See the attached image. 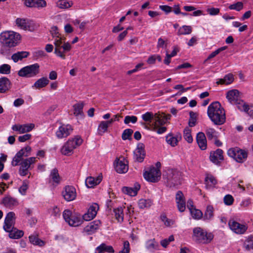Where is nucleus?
<instances>
[{"label":"nucleus","mask_w":253,"mask_h":253,"mask_svg":"<svg viewBox=\"0 0 253 253\" xmlns=\"http://www.w3.org/2000/svg\"><path fill=\"white\" fill-rule=\"evenodd\" d=\"M113 253L114 250L112 246L107 245L105 243H102L95 249V253Z\"/></svg>","instance_id":"nucleus-25"},{"label":"nucleus","mask_w":253,"mask_h":253,"mask_svg":"<svg viewBox=\"0 0 253 253\" xmlns=\"http://www.w3.org/2000/svg\"><path fill=\"white\" fill-rule=\"evenodd\" d=\"M192 28L190 26L183 25L180 27L177 32V35H189L192 32Z\"/></svg>","instance_id":"nucleus-42"},{"label":"nucleus","mask_w":253,"mask_h":253,"mask_svg":"<svg viewBox=\"0 0 253 253\" xmlns=\"http://www.w3.org/2000/svg\"><path fill=\"white\" fill-rule=\"evenodd\" d=\"M34 127L35 125L33 124L15 125L12 126V129L14 131H18L19 133H24L31 131Z\"/></svg>","instance_id":"nucleus-20"},{"label":"nucleus","mask_w":253,"mask_h":253,"mask_svg":"<svg viewBox=\"0 0 253 253\" xmlns=\"http://www.w3.org/2000/svg\"><path fill=\"white\" fill-rule=\"evenodd\" d=\"M226 98L233 104H235L239 110L247 109L246 103L240 99V92L237 89L228 91L226 94Z\"/></svg>","instance_id":"nucleus-6"},{"label":"nucleus","mask_w":253,"mask_h":253,"mask_svg":"<svg viewBox=\"0 0 253 253\" xmlns=\"http://www.w3.org/2000/svg\"><path fill=\"white\" fill-rule=\"evenodd\" d=\"M11 67L9 65L4 64L0 66V73L2 74H8L10 73Z\"/></svg>","instance_id":"nucleus-55"},{"label":"nucleus","mask_w":253,"mask_h":253,"mask_svg":"<svg viewBox=\"0 0 253 253\" xmlns=\"http://www.w3.org/2000/svg\"><path fill=\"white\" fill-rule=\"evenodd\" d=\"M55 38V39L54 42V45L55 46L54 52L58 56L60 57L63 59H65V55L61 51V47L62 46V44L63 43H64L65 39H62L60 36H58Z\"/></svg>","instance_id":"nucleus-21"},{"label":"nucleus","mask_w":253,"mask_h":253,"mask_svg":"<svg viewBox=\"0 0 253 253\" xmlns=\"http://www.w3.org/2000/svg\"><path fill=\"white\" fill-rule=\"evenodd\" d=\"M210 160L215 165H219L223 160V151L217 149L215 151L211 152L210 156Z\"/></svg>","instance_id":"nucleus-19"},{"label":"nucleus","mask_w":253,"mask_h":253,"mask_svg":"<svg viewBox=\"0 0 253 253\" xmlns=\"http://www.w3.org/2000/svg\"><path fill=\"white\" fill-rule=\"evenodd\" d=\"M20 35L12 31H6L0 34V53L4 56L9 55L11 48L17 46L21 40Z\"/></svg>","instance_id":"nucleus-1"},{"label":"nucleus","mask_w":253,"mask_h":253,"mask_svg":"<svg viewBox=\"0 0 253 253\" xmlns=\"http://www.w3.org/2000/svg\"><path fill=\"white\" fill-rule=\"evenodd\" d=\"M30 242L34 245L43 247L45 245V242L39 239L37 236L32 235L29 237Z\"/></svg>","instance_id":"nucleus-41"},{"label":"nucleus","mask_w":253,"mask_h":253,"mask_svg":"<svg viewBox=\"0 0 253 253\" xmlns=\"http://www.w3.org/2000/svg\"><path fill=\"white\" fill-rule=\"evenodd\" d=\"M196 141L201 149L204 150L207 148V139L205 134L203 132H200L197 133Z\"/></svg>","instance_id":"nucleus-22"},{"label":"nucleus","mask_w":253,"mask_h":253,"mask_svg":"<svg viewBox=\"0 0 253 253\" xmlns=\"http://www.w3.org/2000/svg\"><path fill=\"white\" fill-rule=\"evenodd\" d=\"M73 3L66 0H59L56 2V6L61 9H67L70 7Z\"/></svg>","instance_id":"nucleus-44"},{"label":"nucleus","mask_w":253,"mask_h":253,"mask_svg":"<svg viewBox=\"0 0 253 253\" xmlns=\"http://www.w3.org/2000/svg\"><path fill=\"white\" fill-rule=\"evenodd\" d=\"M140 209H144L149 208L152 205V202L150 200L140 199L138 203Z\"/></svg>","instance_id":"nucleus-50"},{"label":"nucleus","mask_w":253,"mask_h":253,"mask_svg":"<svg viewBox=\"0 0 253 253\" xmlns=\"http://www.w3.org/2000/svg\"><path fill=\"white\" fill-rule=\"evenodd\" d=\"M207 12L211 15H217L219 12V9L218 8L211 7L207 9Z\"/></svg>","instance_id":"nucleus-64"},{"label":"nucleus","mask_w":253,"mask_h":253,"mask_svg":"<svg viewBox=\"0 0 253 253\" xmlns=\"http://www.w3.org/2000/svg\"><path fill=\"white\" fill-rule=\"evenodd\" d=\"M226 48H227V46H224L218 48L217 49L215 50V51L212 52L209 55L208 57L207 58V59H206V61L213 58L216 55H217L218 54H219L220 52L225 50Z\"/></svg>","instance_id":"nucleus-56"},{"label":"nucleus","mask_w":253,"mask_h":253,"mask_svg":"<svg viewBox=\"0 0 253 253\" xmlns=\"http://www.w3.org/2000/svg\"><path fill=\"white\" fill-rule=\"evenodd\" d=\"M128 166L122 161H119L115 166V169L118 173H126L128 170Z\"/></svg>","instance_id":"nucleus-34"},{"label":"nucleus","mask_w":253,"mask_h":253,"mask_svg":"<svg viewBox=\"0 0 253 253\" xmlns=\"http://www.w3.org/2000/svg\"><path fill=\"white\" fill-rule=\"evenodd\" d=\"M208 116L215 125H221L225 122V112L219 102L211 103L208 108Z\"/></svg>","instance_id":"nucleus-2"},{"label":"nucleus","mask_w":253,"mask_h":253,"mask_svg":"<svg viewBox=\"0 0 253 253\" xmlns=\"http://www.w3.org/2000/svg\"><path fill=\"white\" fill-rule=\"evenodd\" d=\"M163 177L168 186L174 187L180 184L181 172L174 169H168L163 174Z\"/></svg>","instance_id":"nucleus-3"},{"label":"nucleus","mask_w":253,"mask_h":253,"mask_svg":"<svg viewBox=\"0 0 253 253\" xmlns=\"http://www.w3.org/2000/svg\"><path fill=\"white\" fill-rule=\"evenodd\" d=\"M73 128L69 124L60 126L56 132V136L59 139L67 137L72 132Z\"/></svg>","instance_id":"nucleus-13"},{"label":"nucleus","mask_w":253,"mask_h":253,"mask_svg":"<svg viewBox=\"0 0 253 253\" xmlns=\"http://www.w3.org/2000/svg\"><path fill=\"white\" fill-rule=\"evenodd\" d=\"M84 107V104L83 103H79L75 104L73 106L74 108V114L76 116L82 115L83 114V109Z\"/></svg>","instance_id":"nucleus-49"},{"label":"nucleus","mask_w":253,"mask_h":253,"mask_svg":"<svg viewBox=\"0 0 253 253\" xmlns=\"http://www.w3.org/2000/svg\"><path fill=\"white\" fill-rule=\"evenodd\" d=\"M101 223L99 220H95L90 222L84 229L87 235H91L96 232L100 228Z\"/></svg>","instance_id":"nucleus-16"},{"label":"nucleus","mask_w":253,"mask_h":253,"mask_svg":"<svg viewBox=\"0 0 253 253\" xmlns=\"http://www.w3.org/2000/svg\"><path fill=\"white\" fill-rule=\"evenodd\" d=\"M161 219L164 224L167 226H170L171 224H172V221L168 219L165 214L161 215Z\"/></svg>","instance_id":"nucleus-62"},{"label":"nucleus","mask_w":253,"mask_h":253,"mask_svg":"<svg viewBox=\"0 0 253 253\" xmlns=\"http://www.w3.org/2000/svg\"><path fill=\"white\" fill-rule=\"evenodd\" d=\"M10 82L6 77L0 79V93H4L8 90L10 87Z\"/></svg>","instance_id":"nucleus-31"},{"label":"nucleus","mask_w":253,"mask_h":253,"mask_svg":"<svg viewBox=\"0 0 253 253\" xmlns=\"http://www.w3.org/2000/svg\"><path fill=\"white\" fill-rule=\"evenodd\" d=\"M6 232L9 233V237L11 239H19L24 235V232L22 230H18L14 227L11 230Z\"/></svg>","instance_id":"nucleus-33"},{"label":"nucleus","mask_w":253,"mask_h":253,"mask_svg":"<svg viewBox=\"0 0 253 253\" xmlns=\"http://www.w3.org/2000/svg\"><path fill=\"white\" fill-rule=\"evenodd\" d=\"M167 45V43L166 41L160 38L158 40L157 47L158 48H166Z\"/></svg>","instance_id":"nucleus-63"},{"label":"nucleus","mask_w":253,"mask_h":253,"mask_svg":"<svg viewBox=\"0 0 253 253\" xmlns=\"http://www.w3.org/2000/svg\"><path fill=\"white\" fill-rule=\"evenodd\" d=\"M181 138L180 134H177L176 136H173L172 134L169 133L166 137L167 142L172 147L177 145V143Z\"/></svg>","instance_id":"nucleus-29"},{"label":"nucleus","mask_w":253,"mask_h":253,"mask_svg":"<svg viewBox=\"0 0 253 253\" xmlns=\"http://www.w3.org/2000/svg\"><path fill=\"white\" fill-rule=\"evenodd\" d=\"M191 132V129L188 127H186L183 131L184 138L189 143H192L193 140Z\"/></svg>","instance_id":"nucleus-48"},{"label":"nucleus","mask_w":253,"mask_h":253,"mask_svg":"<svg viewBox=\"0 0 253 253\" xmlns=\"http://www.w3.org/2000/svg\"><path fill=\"white\" fill-rule=\"evenodd\" d=\"M228 155L234 158L238 163H243L247 159L248 154L246 151L237 148H230L227 151Z\"/></svg>","instance_id":"nucleus-9"},{"label":"nucleus","mask_w":253,"mask_h":253,"mask_svg":"<svg viewBox=\"0 0 253 253\" xmlns=\"http://www.w3.org/2000/svg\"><path fill=\"white\" fill-rule=\"evenodd\" d=\"M161 175L160 170L154 167L150 168L148 171H146L143 173L144 178L147 181L151 182L158 181L160 179Z\"/></svg>","instance_id":"nucleus-11"},{"label":"nucleus","mask_w":253,"mask_h":253,"mask_svg":"<svg viewBox=\"0 0 253 253\" xmlns=\"http://www.w3.org/2000/svg\"><path fill=\"white\" fill-rule=\"evenodd\" d=\"M193 239L198 243L208 244L213 239V236L211 233H208L201 227H195L193 230Z\"/></svg>","instance_id":"nucleus-4"},{"label":"nucleus","mask_w":253,"mask_h":253,"mask_svg":"<svg viewBox=\"0 0 253 253\" xmlns=\"http://www.w3.org/2000/svg\"><path fill=\"white\" fill-rule=\"evenodd\" d=\"M40 73V65L38 63L26 66L21 68L18 73L20 77L32 78Z\"/></svg>","instance_id":"nucleus-8"},{"label":"nucleus","mask_w":253,"mask_h":253,"mask_svg":"<svg viewBox=\"0 0 253 253\" xmlns=\"http://www.w3.org/2000/svg\"><path fill=\"white\" fill-rule=\"evenodd\" d=\"M25 3L27 6L31 7H44L46 5L44 0H26Z\"/></svg>","instance_id":"nucleus-24"},{"label":"nucleus","mask_w":253,"mask_h":253,"mask_svg":"<svg viewBox=\"0 0 253 253\" xmlns=\"http://www.w3.org/2000/svg\"><path fill=\"white\" fill-rule=\"evenodd\" d=\"M31 151V148L29 146H27L21 149L16 154L18 155L20 158L22 159L23 157H28L30 155V153Z\"/></svg>","instance_id":"nucleus-46"},{"label":"nucleus","mask_w":253,"mask_h":253,"mask_svg":"<svg viewBox=\"0 0 253 253\" xmlns=\"http://www.w3.org/2000/svg\"><path fill=\"white\" fill-rule=\"evenodd\" d=\"M175 201L178 211L183 212L185 210V200L184 195L181 191H178L175 195Z\"/></svg>","instance_id":"nucleus-18"},{"label":"nucleus","mask_w":253,"mask_h":253,"mask_svg":"<svg viewBox=\"0 0 253 253\" xmlns=\"http://www.w3.org/2000/svg\"><path fill=\"white\" fill-rule=\"evenodd\" d=\"M102 180L101 176H97V177H93L89 176L86 178L85 180V185L88 188H92L95 186L99 184Z\"/></svg>","instance_id":"nucleus-26"},{"label":"nucleus","mask_w":253,"mask_h":253,"mask_svg":"<svg viewBox=\"0 0 253 253\" xmlns=\"http://www.w3.org/2000/svg\"><path fill=\"white\" fill-rule=\"evenodd\" d=\"M35 157H30L28 159L23 160L20 165L19 169V174L22 176L27 175L29 173V170L32 169V165L36 162Z\"/></svg>","instance_id":"nucleus-10"},{"label":"nucleus","mask_w":253,"mask_h":253,"mask_svg":"<svg viewBox=\"0 0 253 253\" xmlns=\"http://www.w3.org/2000/svg\"><path fill=\"white\" fill-rule=\"evenodd\" d=\"M162 116L155 114L154 115L153 121H154L153 126V130L157 129L159 126H162L165 123V121L164 119H162Z\"/></svg>","instance_id":"nucleus-38"},{"label":"nucleus","mask_w":253,"mask_h":253,"mask_svg":"<svg viewBox=\"0 0 253 253\" xmlns=\"http://www.w3.org/2000/svg\"><path fill=\"white\" fill-rule=\"evenodd\" d=\"M243 248L247 251L253 250V234L246 238L243 244Z\"/></svg>","instance_id":"nucleus-36"},{"label":"nucleus","mask_w":253,"mask_h":253,"mask_svg":"<svg viewBox=\"0 0 253 253\" xmlns=\"http://www.w3.org/2000/svg\"><path fill=\"white\" fill-rule=\"evenodd\" d=\"M145 156L144 146L142 144H139L133 152V159L135 161L142 162L144 160Z\"/></svg>","instance_id":"nucleus-17"},{"label":"nucleus","mask_w":253,"mask_h":253,"mask_svg":"<svg viewBox=\"0 0 253 253\" xmlns=\"http://www.w3.org/2000/svg\"><path fill=\"white\" fill-rule=\"evenodd\" d=\"M62 195L66 201H73L77 196L76 189L73 186H66L62 192Z\"/></svg>","instance_id":"nucleus-14"},{"label":"nucleus","mask_w":253,"mask_h":253,"mask_svg":"<svg viewBox=\"0 0 253 253\" xmlns=\"http://www.w3.org/2000/svg\"><path fill=\"white\" fill-rule=\"evenodd\" d=\"M228 8L231 10H235L237 11H240L243 8V3L242 2L238 1L229 6Z\"/></svg>","instance_id":"nucleus-53"},{"label":"nucleus","mask_w":253,"mask_h":253,"mask_svg":"<svg viewBox=\"0 0 253 253\" xmlns=\"http://www.w3.org/2000/svg\"><path fill=\"white\" fill-rule=\"evenodd\" d=\"M234 80L233 76L229 74L225 76L223 79H220L217 82V84H231Z\"/></svg>","instance_id":"nucleus-45"},{"label":"nucleus","mask_w":253,"mask_h":253,"mask_svg":"<svg viewBox=\"0 0 253 253\" xmlns=\"http://www.w3.org/2000/svg\"><path fill=\"white\" fill-rule=\"evenodd\" d=\"M206 133L208 138L210 140L216 139L218 137V132L212 128H207Z\"/></svg>","instance_id":"nucleus-40"},{"label":"nucleus","mask_w":253,"mask_h":253,"mask_svg":"<svg viewBox=\"0 0 253 253\" xmlns=\"http://www.w3.org/2000/svg\"><path fill=\"white\" fill-rule=\"evenodd\" d=\"M137 121V118L135 116H126L125 118L124 123L128 124L130 123L135 124Z\"/></svg>","instance_id":"nucleus-57"},{"label":"nucleus","mask_w":253,"mask_h":253,"mask_svg":"<svg viewBox=\"0 0 253 253\" xmlns=\"http://www.w3.org/2000/svg\"><path fill=\"white\" fill-rule=\"evenodd\" d=\"M28 188V181H24L22 185L19 188V192L22 195H25L26 193V191Z\"/></svg>","instance_id":"nucleus-59"},{"label":"nucleus","mask_w":253,"mask_h":253,"mask_svg":"<svg viewBox=\"0 0 253 253\" xmlns=\"http://www.w3.org/2000/svg\"><path fill=\"white\" fill-rule=\"evenodd\" d=\"M205 182H206L207 184H208L210 187L215 185L216 183V180L212 176L207 177L205 179Z\"/></svg>","instance_id":"nucleus-60"},{"label":"nucleus","mask_w":253,"mask_h":253,"mask_svg":"<svg viewBox=\"0 0 253 253\" xmlns=\"http://www.w3.org/2000/svg\"><path fill=\"white\" fill-rule=\"evenodd\" d=\"M63 217L65 221L71 226H78L82 223L80 214L73 213L69 210H65L63 213Z\"/></svg>","instance_id":"nucleus-7"},{"label":"nucleus","mask_w":253,"mask_h":253,"mask_svg":"<svg viewBox=\"0 0 253 253\" xmlns=\"http://www.w3.org/2000/svg\"><path fill=\"white\" fill-rule=\"evenodd\" d=\"M189 210L193 218L195 219H200L202 217L203 213L200 210L190 208H189Z\"/></svg>","instance_id":"nucleus-47"},{"label":"nucleus","mask_w":253,"mask_h":253,"mask_svg":"<svg viewBox=\"0 0 253 253\" xmlns=\"http://www.w3.org/2000/svg\"><path fill=\"white\" fill-rule=\"evenodd\" d=\"M123 210V208L122 207L115 208L113 210L115 219L120 223H122L124 221V214Z\"/></svg>","instance_id":"nucleus-32"},{"label":"nucleus","mask_w":253,"mask_h":253,"mask_svg":"<svg viewBox=\"0 0 253 253\" xmlns=\"http://www.w3.org/2000/svg\"><path fill=\"white\" fill-rule=\"evenodd\" d=\"M16 25L21 29L27 30L28 26V20L25 18H17L15 20Z\"/></svg>","instance_id":"nucleus-39"},{"label":"nucleus","mask_w":253,"mask_h":253,"mask_svg":"<svg viewBox=\"0 0 253 253\" xmlns=\"http://www.w3.org/2000/svg\"><path fill=\"white\" fill-rule=\"evenodd\" d=\"M223 201L226 205L230 206L233 203L234 198L232 195L228 194L224 196Z\"/></svg>","instance_id":"nucleus-58"},{"label":"nucleus","mask_w":253,"mask_h":253,"mask_svg":"<svg viewBox=\"0 0 253 253\" xmlns=\"http://www.w3.org/2000/svg\"><path fill=\"white\" fill-rule=\"evenodd\" d=\"M228 226L230 229L234 233L241 235L244 234L248 229L246 224H241L234 219H230L228 221Z\"/></svg>","instance_id":"nucleus-12"},{"label":"nucleus","mask_w":253,"mask_h":253,"mask_svg":"<svg viewBox=\"0 0 253 253\" xmlns=\"http://www.w3.org/2000/svg\"><path fill=\"white\" fill-rule=\"evenodd\" d=\"M49 83L47 77H42L38 79L32 86V88L40 89L45 87Z\"/></svg>","instance_id":"nucleus-30"},{"label":"nucleus","mask_w":253,"mask_h":253,"mask_svg":"<svg viewBox=\"0 0 253 253\" xmlns=\"http://www.w3.org/2000/svg\"><path fill=\"white\" fill-rule=\"evenodd\" d=\"M133 130L131 129H126L123 132L122 138L123 140L130 139V137L133 133Z\"/></svg>","instance_id":"nucleus-54"},{"label":"nucleus","mask_w":253,"mask_h":253,"mask_svg":"<svg viewBox=\"0 0 253 253\" xmlns=\"http://www.w3.org/2000/svg\"><path fill=\"white\" fill-rule=\"evenodd\" d=\"M108 127V126L105 121H101L99 124L97 128L98 134L102 135L105 133L106 131H107Z\"/></svg>","instance_id":"nucleus-51"},{"label":"nucleus","mask_w":253,"mask_h":253,"mask_svg":"<svg viewBox=\"0 0 253 253\" xmlns=\"http://www.w3.org/2000/svg\"><path fill=\"white\" fill-rule=\"evenodd\" d=\"M213 217V208L212 206L209 205L207 207L206 210L203 216L204 220L209 221Z\"/></svg>","instance_id":"nucleus-37"},{"label":"nucleus","mask_w":253,"mask_h":253,"mask_svg":"<svg viewBox=\"0 0 253 253\" xmlns=\"http://www.w3.org/2000/svg\"><path fill=\"white\" fill-rule=\"evenodd\" d=\"M130 252L129 243L127 241L124 242L123 248L119 253H129Z\"/></svg>","instance_id":"nucleus-61"},{"label":"nucleus","mask_w":253,"mask_h":253,"mask_svg":"<svg viewBox=\"0 0 253 253\" xmlns=\"http://www.w3.org/2000/svg\"><path fill=\"white\" fill-rule=\"evenodd\" d=\"M49 177L50 178V181L52 182L53 185L57 186L60 183L61 178L57 169L54 168L51 170Z\"/></svg>","instance_id":"nucleus-27"},{"label":"nucleus","mask_w":253,"mask_h":253,"mask_svg":"<svg viewBox=\"0 0 253 253\" xmlns=\"http://www.w3.org/2000/svg\"><path fill=\"white\" fill-rule=\"evenodd\" d=\"M145 247L149 252L154 253L159 249V245L155 239H152L146 241Z\"/></svg>","instance_id":"nucleus-28"},{"label":"nucleus","mask_w":253,"mask_h":253,"mask_svg":"<svg viewBox=\"0 0 253 253\" xmlns=\"http://www.w3.org/2000/svg\"><path fill=\"white\" fill-rule=\"evenodd\" d=\"M83 143L82 138L77 135L74 138L69 139L62 147L61 153L66 156H70L73 153L74 150Z\"/></svg>","instance_id":"nucleus-5"},{"label":"nucleus","mask_w":253,"mask_h":253,"mask_svg":"<svg viewBox=\"0 0 253 253\" xmlns=\"http://www.w3.org/2000/svg\"><path fill=\"white\" fill-rule=\"evenodd\" d=\"M140 187L138 183H135L133 187H124L122 188V191L124 194L130 196H135Z\"/></svg>","instance_id":"nucleus-23"},{"label":"nucleus","mask_w":253,"mask_h":253,"mask_svg":"<svg viewBox=\"0 0 253 253\" xmlns=\"http://www.w3.org/2000/svg\"><path fill=\"white\" fill-rule=\"evenodd\" d=\"M3 203L6 207H10L17 204V200L10 197H6L3 199Z\"/></svg>","instance_id":"nucleus-43"},{"label":"nucleus","mask_w":253,"mask_h":253,"mask_svg":"<svg viewBox=\"0 0 253 253\" xmlns=\"http://www.w3.org/2000/svg\"><path fill=\"white\" fill-rule=\"evenodd\" d=\"M29 55V53L27 51H18L13 54L11 58L14 62H17L19 60H21L24 58H26Z\"/></svg>","instance_id":"nucleus-35"},{"label":"nucleus","mask_w":253,"mask_h":253,"mask_svg":"<svg viewBox=\"0 0 253 253\" xmlns=\"http://www.w3.org/2000/svg\"><path fill=\"white\" fill-rule=\"evenodd\" d=\"M15 213L13 212H8L4 219L3 229L6 232L14 227L15 224Z\"/></svg>","instance_id":"nucleus-15"},{"label":"nucleus","mask_w":253,"mask_h":253,"mask_svg":"<svg viewBox=\"0 0 253 253\" xmlns=\"http://www.w3.org/2000/svg\"><path fill=\"white\" fill-rule=\"evenodd\" d=\"M154 115L152 112H147L142 115L141 118L145 122L150 123L153 121Z\"/></svg>","instance_id":"nucleus-52"}]
</instances>
